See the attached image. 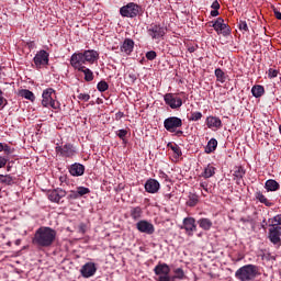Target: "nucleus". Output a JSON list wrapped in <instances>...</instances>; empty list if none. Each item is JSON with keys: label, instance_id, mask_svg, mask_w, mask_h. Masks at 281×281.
<instances>
[{"label": "nucleus", "instance_id": "nucleus-1", "mask_svg": "<svg viewBox=\"0 0 281 281\" xmlns=\"http://www.w3.org/2000/svg\"><path fill=\"white\" fill-rule=\"evenodd\" d=\"M98 58H100V54L94 49L74 53L70 57V66L76 71H80L86 67L85 65H93Z\"/></svg>", "mask_w": 281, "mask_h": 281}, {"label": "nucleus", "instance_id": "nucleus-2", "mask_svg": "<svg viewBox=\"0 0 281 281\" xmlns=\"http://www.w3.org/2000/svg\"><path fill=\"white\" fill-rule=\"evenodd\" d=\"M56 229L47 226L40 227L33 237V245L37 247H52L56 243Z\"/></svg>", "mask_w": 281, "mask_h": 281}, {"label": "nucleus", "instance_id": "nucleus-3", "mask_svg": "<svg viewBox=\"0 0 281 281\" xmlns=\"http://www.w3.org/2000/svg\"><path fill=\"white\" fill-rule=\"evenodd\" d=\"M260 276V269L256 265H246L235 272V278L239 281H254Z\"/></svg>", "mask_w": 281, "mask_h": 281}, {"label": "nucleus", "instance_id": "nucleus-4", "mask_svg": "<svg viewBox=\"0 0 281 281\" xmlns=\"http://www.w3.org/2000/svg\"><path fill=\"white\" fill-rule=\"evenodd\" d=\"M42 98V105H44L46 109H60V102L56 100V90L53 88L45 89L43 91Z\"/></svg>", "mask_w": 281, "mask_h": 281}, {"label": "nucleus", "instance_id": "nucleus-5", "mask_svg": "<svg viewBox=\"0 0 281 281\" xmlns=\"http://www.w3.org/2000/svg\"><path fill=\"white\" fill-rule=\"evenodd\" d=\"M139 12H142V7L135 2H130L120 9V14L127 19H135Z\"/></svg>", "mask_w": 281, "mask_h": 281}, {"label": "nucleus", "instance_id": "nucleus-6", "mask_svg": "<svg viewBox=\"0 0 281 281\" xmlns=\"http://www.w3.org/2000/svg\"><path fill=\"white\" fill-rule=\"evenodd\" d=\"M164 126L169 133H177V128L183 126V121L177 116H170L164 121Z\"/></svg>", "mask_w": 281, "mask_h": 281}, {"label": "nucleus", "instance_id": "nucleus-7", "mask_svg": "<svg viewBox=\"0 0 281 281\" xmlns=\"http://www.w3.org/2000/svg\"><path fill=\"white\" fill-rule=\"evenodd\" d=\"M165 103L170 106V109H181L183 101L181 98L175 97L172 93H167L164 97Z\"/></svg>", "mask_w": 281, "mask_h": 281}, {"label": "nucleus", "instance_id": "nucleus-8", "mask_svg": "<svg viewBox=\"0 0 281 281\" xmlns=\"http://www.w3.org/2000/svg\"><path fill=\"white\" fill-rule=\"evenodd\" d=\"M136 228L140 234H148L149 236L155 234V225L146 220H142L136 223Z\"/></svg>", "mask_w": 281, "mask_h": 281}, {"label": "nucleus", "instance_id": "nucleus-9", "mask_svg": "<svg viewBox=\"0 0 281 281\" xmlns=\"http://www.w3.org/2000/svg\"><path fill=\"white\" fill-rule=\"evenodd\" d=\"M147 34L151 38H161L166 34V30L159 24H151L147 27Z\"/></svg>", "mask_w": 281, "mask_h": 281}, {"label": "nucleus", "instance_id": "nucleus-10", "mask_svg": "<svg viewBox=\"0 0 281 281\" xmlns=\"http://www.w3.org/2000/svg\"><path fill=\"white\" fill-rule=\"evenodd\" d=\"M212 27L217 32V34H224V36L229 34V26L225 24V20H223V18H217Z\"/></svg>", "mask_w": 281, "mask_h": 281}, {"label": "nucleus", "instance_id": "nucleus-11", "mask_svg": "<svg viewBox=\"0 0 281 281\" xmlns=\"http://www.w3.org/2000/svg\"><path fill=\"white\" fill-rule=\"evenodd\" d=\"M33 60L36 67H42V65H49V53L46 50H40Z\"/></svg>", "mask_w": 281, "mask_h": 281}, {"label": "nucleus", "instance_id": "nucleus-12", "mask_svg": "<svg viewBox=\"0 0 281 281\" xmlns=\"http://www.w3.org/2000/svg\"><path fill=\"white\" fill-rule=\"evenodd\" d=\"M47 196L49 201H52L53 203H60V199H65V196H67V191L63 189H55L48 191Z\"/></svg>", "mask_w": 281, "mask_h": 281}, {"label": "nucleus", "instance_id": "nucleus-13", "mask_svg": "<svg viewBox=\"0 0 281 281\" xmlns=\"http://www.w3.org/2000/svg\"><path fill=\"white\" fill-rule=\"evenodd\" d=\"M183 229H186L188 236H194V232H196V220L194 217H186L183 220Z\"/></svg>", "mask_w": 281, "mask_h": 281}, {"label": "nucleus", "instance_id": "nucleus-14", "mask_svg": "<svg viewBox=\"0 0 281 281\" xmlns=\"http://www.w3.org/2000/svg\"><path fill=\"white\" fill-rule=\"evenodd\" d=\"M56 153L61 155V157H74L76 155V150L74 149V145L66 144L64 146H57Z\"/></svg>", "mask_w": 281, "mask_h": 281}, {"label": "nucleus", "instance_id": "nucleus-15", "mask_svg": "<svg viewBox=\"0 0 281 281\" xmlns=\"http://www.w3.org/2000/svg\"><path fill=\"white\" fill-rule=\"evenodd\" d=\"M95 271H98V268H95V263L87 262L82 266L80 273L82 278H92V276H95Z\"/></svg>", "mask_w": 281, "mask_h": 281}, {"label": "nucleus", "instance_id": "nucleus-16", "mask_svg": "<svg viewBox=\"0 0 281 281\" xmlns=\"http://www.w3.org/2000/svg\"><path fill=\"white\" fill-rule=\"evenodd\" d=\"M159 188H161V186L159 184V181L155 179H149L145 183V190L149 194H157V192H159Z\"/></svg>", "mask_w": 281, "mask_h": 281}, {"label": "nucleus", "instance_id": "nucleus-17", "mask_svg": "<svg viewBox=\"0 0 281 281\" xmlns=\"http://www.w3.org/2000/svg\"><path fill=\"white\" fill-rule=\"evenodd\" d=\"M134 47L135 42L131 38H125L120 49L122 54H125V56H131V54H133Z\"/></svg>", "mask_w": 281, "mask_h": 281}, {"label": "nucleus", "instance_id": "nucleus-18", "mask_svg": "<svg viewBox=\"0 0 281 281\" xmlns=\"http://www.w3.org/2000/svg\"><path fill=\"white\" fill-rule=\"evenodd\" d=\"M69 172L72 177H82L85 175V167L81 164H74L70 166Z\"/></svg>", "mask_w": 281, "mask_h": 281}, {"label": "nucleus", "instance_id": "nucleus-19", "mask_svg": "<svg viewBox=\"0 0 281 281\" xmlns=\"http://www.w3.org/2000/svg\"><path fill=\"white\" fill-rule=\"evenodd\" d=\"M206 126L209 128H221V126H223V122L216 116H207Z\"/></svg>", "mask_w": 281, "mask_h": 281}, {"label": "nucleus", "instance_id": "nucleus-20", "mask_svg": "<svg viewBox=\"0 0 281 281\" xmlns=\"http://www.w3.org/2000/svg\"><path fill=\"white\" fill-rule=\"evenodd\" d=\"M198 225L199 227H201V229H203L204 232H210L212 229V220L207 218V217H202L198 221Z\"/></svg>", "mask_w": 281, "mask_h": 281}, {"label": "nucleus", "instance_id": "nucleus-21", "mask_svg": "<svg viewBox=\"0 0 281 281\" xmlns=\"http://www.w3.org/2000/svg\"><path fill=\"white\" fill-rule=\"evenodd\" d=\"M280 233H277L273 228L269 229V240L272 243V245H281V238H280Z\"/></svg>", "mask_w": 281, "mask_h": 281}, {"label": "nucleus", "instance_id": "nucleus-22", "mask_svg": "<svg viewBox=\"0 0 281 281\" xmlns=\"http://www.w3.org/2000/svg\"><path fill=\"white\" fill-rule=\"evenodd\" d=\"M266 190H268V192H276L280 190V183L276 180H268L266 182Z\"/></svg>", "mask_w": 281, "mask_h": 281}, {"label": "nucleus", "instance_id": "nucleus-23", "mask_svg": "<svg viewBox=\"0 0 281 281\" xmlns=\"http://www.w3.org/2000/svg\"><path fill=\"white\" fill-rule=\"evenodd\" d=\"M216 146H218V140L216 138H211L205 147V153L210 155V153H214L216 150Z\"/></svg>", "mask_w": 281, "mask_h": 281}, {"label": "nucleus", "instance_id": "nucleus-24", "mask_svg": "<svg viewBox=\"0 0 281 281\" xmlns=\"http://www.w3.org/2000/svg\"><path fill=\"white\" fill-rule=\"evenodd\" d=\"M130 214L134 221H139L143 214L142 207L140 206L132 207L130 211Z\"/></svg>", "mask_w": 281, "mask_h": 281}, {"label": "nucleus", "instance_id": "nucleus-25", "mask_svg": "<svg viewBox=\"0 0 281 281\" xmlns=\"http://www.w3.org/2000/svg\"><path fill=\"white\" fill-rule=\"evenodd\" d=\"M251 93H252L254 98H262V95H265V87L254 86L251 88Z\"/></svg>", "mask_w": 281, "mask_h": 281}, {"label": "nucleus", "instance_id": "nucleus-26", "mask_svg": "<svg viewBox=\"0 0 281 281\" xmlns=\"http://www.w3.org/2000/svg\"><path fill=\"white\" fill-rule=\"evenodd\" d=\"M78 71H81V74L85 75L86 82H91L93 80V71H91V69L83 67L81 70Z\"/></svg>", "mask_w": 281, "mask_h": 281}, {"label": "nucleus", "instance_id": "nucleus-27", "mask_svg": "<svg viewBox=\"0 0 281 281\" xmlns=\"http://www.w3.org/2000/svg\"><path fill=\"white\" fill-rule=\"evenodd\" d=\"M20 95H21V98H25V100H30L31 102H34V100H36L34 92H32L30 90H21Z\"/></svg>", "mask_w": 281, "mask_h": 281}, {"label": "nucleus", "instance_id": "nucleus-28", "mask_svg": "<svg viewBox=\"0 0 281 281\" xmlns=\"http://www.w3.org/2000/svg\"><path fill=\"white\" fill-rule=\"evenodd\" d=\"M215 170H216V168H214L213 166L209 165V166L204 169V171H203V173H202V177H204V179H210V177H214Z\"/></svg>", "mask_w": 281, "mask_h": 281}, {"label": "nucleus", "instance_id": "nucleus-29", "mask_svg": "<svg viewBox=\"0 0 281 281\" xmlns=\"http://www.w3.org/2000/svg\"><path fill=\"white\" fill-rule=\"evenodd\" d=\"M256 199H258V201L260 203H263V205H267V207H271V205H273V203H271L267 196H265V194H262L261 192H257L256 193Z\"/></svg>", "mask_w": 281, "mask_h": 281}, {"label": "nucleus", "instance_id": "nucleus-30", "mask_svg": "<svg viewBox=\"0 0 281 281\" xmlns=\"http://www.w3.org/2000/svg\"><path fill=\"white\" fill-rule=\"evenodd\" d=\"M175 276L173 277H170V280L171 281H175V280H183L186 278V272H183V269L181 268H178L173 271Z\"/></svg>", "mask_w": 281, "mask_h": 281}, {"label": "nucleus", "instance_id": "nucleus-31", "mask_svg": "<svg viewBox=\"0 0 281 281\" xmlns=\"http://www.w3.org/2000/svg\"><path fill=\"white\" fill-rule=\"evenodd\" d=\"M0 183H4V186H12V183H14V178L10 175H0Z\"/></svg>", "mask_w": 281, "mask_h": 281}, {"label": "nucleus", "instance_id": "nucleus-32", "mask_svg": "<svg viewBox=\"0 0 281 281\" xmlns=\"http://www.w3.org/2000/svg\"><path fill=\"white\" fill-rule=\"evenodd\" d=\"M167 146L172 150V153H175L177 157H181L182 153L181 147H179V145H177L176 143H169Z\"/></svg>", "mask_w": 281, "mask_h": 281}, {"label": "nucleus", "instance_id": "nucleus-33", "mask_svg": "<svg viewBox=\"0 0 281 281\" xmlns=\"http://www.w3.org/2000/svg\"><path fill=\"white\" fill-rule=\"evenodd\" d=\"M215 77L217 79V82H225L226 77H225V71H223V69L221 68H216L215 69Z\"/></svg>", "mask_w": 281, "mask_h": 281}, {"label": "nucleus", "instance_id": "nucleus-34", "mask_svg": "<svg viewBox=\"0 0 281 281\" xmlns=\"http://www.w3.org/2000/svg\"><path fill=\"white\" fill-rule=\"evenodd\" d=\"M233 176L235 179H243L245 177V169L243 167H235Z\"/></svg>", "mask_w": 281, "mask_h": 281}, {"label": "nucleus", "instance_id": "nucleus-35", "mask_svg": "<svg viewBox=\"0 0 281 281\" xmlns=\"http://www.w3.org/2000/svg\"><path fill=\"white\" fill-rule=\"evenodd\" d=\"M201 117H203V114L201 112H191L189 120L191 122H199V120H201Z\"/></svg>", "mask_w": 281, "mask_h": 281}, {"label": "nucleus", "instance_id": "nucleus-36", "mask_svg": "<svg viewBox=\"0 0 281 281\" xmlns=\"http://www.w3.org/2000/svg\"><path fill=\"white\" fill-rule=\"evenodd\" d=\"M89 192H91V190H89V188L87 187H78L77 188V194L78 196H85V194H89Z\"/></svg>", "mask_w": 281, "mask_h": 281}, {"label": "nucleus", "instance_id": "nucleus-37", "mask_svg": "<svg viewBox=\"0 0 281 281\" xmlns=\"http://www.w3.org/2000/svg\"><path fill=\"white\" fill-rule=\"evenodd\" d=\"M97 88H98V91L102 93L109 89V83H106V81H100Z\"/></svg>", "mask_w": 281, "mask_h": 281}, {"label": "nucleus", "instance_id": "nucleus-38", "mask_svg": "<svg viewBox=\"0 0 281 281\" xmlns=\"http://www.w3.org/2000/svg\"><path fill=\"white\" fill-rule=\"evenodd\" d=\"M77 98L82 102H89V100H91V95H89V93H79Z\"/></svg>", "mask_w": 281, "mask_h": 281}, {"label": "nucleus", "instance_id": "nucleus-39", "mask_svg": "<svg viewBox=\"0 0 281 281\" xmlns=\"http://www.w3.org/2000/svg\"><path fill=\"white\" fill-rule=\"evenodd\" d=\"M261 259L269 262L271 260H276V256L271 255V252H266L261 256Z\"/></svg>", "mask_w": 281, "mask_h": 281}, {"label": "nucleus", "instance_id": "nucleus-40", "mask_svg": "<svg viewBox=\"0 0 281 281\" xmlns=\"http://www.w3.org/2000/svg\"><path fill=\"white\" fill-rule=\"evenodd\" d=\"M76 199H80V196L78 195V191H70V193L67 195V200L74 201Z\"/></svg>", "mask_w": 281, "mask_h": 281}, {"label": "nucleus", "instance_id": "nucleus-41", "mask_svg": "<svg viewBox=\"0 0 281 281\" xmlns=\"http://www.w3.org/2000/svg\"><path fill=\"white\" fill-rule=\"evenodd\" d=\"M147 60H155L157 58V53L155 50H149L146 53Z\"/></svg>", "mask_w": 281, "mask_h": 281}, {"label": "nucleus", "instance_id": "nucleus-42", "mask_svg": "<svg viewBox=\"0 0 281 281\" xmlns=\"http://www.w3.org/2000/svg\"><path fill=\"white\" fill-rule=\"evenodd\" d=\"M268 78H278V70L273 69V68H270L268 70Z\"/></svg>", "mask_w": 281, "mask_h": 281}, {"label": "nucleus", "instance_id": "nucleus-43", "mask_svg": "<svg viewBox=\"0 0 281 281\" xmlns=\"http://www.w3.org/2000/svg\"><path fill=\"white\" fill-rule=\"evenodd\" d=\"M126 135H128V131H126V130H120L117 132V137H120V139H124V137H126Z\"/></svg>", "mask_w": 281, "mask_h": 281}, {"label": "nucleus", "instance_id": "nucleus-44", "mask_svg": "<svg viewBox=\"0 0 281 281\" xmlns=\"http://www.w3.org/2000/svg\"><path fill=\"white\" fill-rule=\"evenodd\" d=\"M239 30H244V32H247L249 30V27L247 26V22L240 21Z\"/></svg>", "mask_w": 281, "mask_h": 281}, {"label": "nucleus", "instance_id": "nucleus-45", "mask_svg": "<svg viewBox=\"0 0 281 281\" xmlns=\"http://www.w3.org/2000/svg\"><path fill=\"white\" fill-rule=\"evenodd\" d=\"M198 201L199 200L196 198H192V199L189 200L188 205L190 207H194V205H196Z\"/></svg>", "mask_w": 281, "mask_h": 281}, {"label": "nucleus", "instance_id": "nucleus-46", "mask_svg": "<svg viewBox=\"0 0 281 281\" xmlns=\"http://www.w3.org/2000/svg\"><path fill=\"white\" fill-rule=\"evenodd\" d=\"M271 229H273L274 232H277L281 236V225L272 224Z\"/></svg>", "mask_w": 281, "mask_h": 281}, {"label": "nucleus", "instance_id": "nucleus-47", "mask_svg": "<svg viewBox=\"0 0 281 281\" xmlns=\"http://www.w3.org/2000/svg\"><path fill=\"white\" fill-rule=\"evenodd\" d=\"M211 8H212L213 10H221V3H218V0H215V1L212 3Z\"/></svg>", "mask_w": 281, "mask_h": 281}, {"label": "nucleus", "instance_id": "nucleus-48", "mask_svg": "<svg viewBox=\"0 0 281 281\" xmlns=\"http://www.w3.org/2000/svg\"><path fill=\"white\" fill-rule=\"evenodd\" d=\"M7 105H8V100L3 97H0V106H2V109H3Z\"/></svg>", "mask_w": 281, "mask_h": 281}, {"label": "nucleus", "instance_id": "nucleus-49", "mask_svg": "<svg viewBox=\"0 0 281 281\" xmlns=\"http://www.w3.org/2000/svg\"><path fill=\"white\" fill-rule=\"evenodd\" d=\"M3 153H7V155H10V153H12V149L10 148V146L3 144V149H2Z\"/></svg>", "mask_w": 281, "mask_h": 281}, {"label": "nucleus", "instance_id": "nucleus-50", "mask_svg": "<svg viewBox=\"0 0 281 281\" xmlns=\"http://www.w3.org/2000/svg\"><path fill=\"white\" fill-rule=\"evenodd\" d=\"M5 164H8V159L0 156V168H3L5 166Z\"/></svg>", "mask_w": 281, "mask_h": 281}, {"label": "nucleus", "instance_id": "nucleus-51", "mask_svg": "<svg viewBox=\"0 0 281 281\" xmlns=\"http://www.w3.org/2000/svg\"><path fill=\"white\" fill-rule=\"evenodd\" d=\"M273 12H274L276 19H278V21H281V12L278 11V9H273Z\"/></svg>", "mask_w": 281, "mask_h": 281}, {"label": "nucleus", "instance_id": "nucleus-52", "mask_svg": "<svg viewBox=\"0 0 281 281\" xmlns=\"http://www.w3.org/2000/svg\"><path fill=\"white\" fill-rule=\"evenodd\" d=\"M273 221H274V225H281V215L274 216Z\"/></svg>", "mask_w": 281, "mask_h": 281}, {"label": "nucleus", "instance_id": "nucleus-53", "mask_svg": "<svg viewBox=\"0 0 281 281\" xmlns=\"http://www.w3.org/2000/svg\"><path fill=\"white\" fill-rule=\"evenodd\" d=\"M115 117H116V120H122V117H124V112H117L115 114Z\"/></svg>", "mask_w": 281, "mask_h": 281}, {"label": "nucleus", "instance_id": "nucleus-54", "mask_svg": "<svg viewBox=\"0 0 281 281\" xmlns=\"http://www.w3.org/2000/svg\"><path fill=\"white\" fill-rule=\"evenodd\" d=\"M211 16H218V9L211 11Z\"/></svg>", "mask_w": 281, "mask_h": 281}, {"label": "nucleus", "instance_id": "nucleus-55", "mask_svg": "<svg viewBox=\"0 0 281 281\" xmlns=\"http://www.w3.org/2000/svg\"><path fill=\"white\" fill-rule=\"evenodd\" d=\"M200 186H201V188H203V190L207 191V183L206 182H202Z\"/></svg>", "mask_w": 281, "mask_h": 281}, {"label": "nucleus", "instance_id": "nucleus-56", "mask_svg": "<svg viewBox=\"0 0 281 281\" xmlns=\"http://www.w3.org/2000/svg\"><path fill=\"white\" fill-rule=\"evenodd\" d=\"M176 135H177L178 137H181V135H183V131H177V132H176Z\"/></svg>", "mask_w": 281, "mask_h": 281}, {"label": "nucleus", "instance_id": "nucleus-57", "mask_svg": "<svg viewBox=\"0 0 281 281\" xmlns=\"http://www.w3.org/2000/svg\"><path fill=\"white\" fill-rule=\"evenodd\" d=\"M0 153H3V143H0Z\"/></svg>", "mask_w": 281, "mask_h": 281}, {"label": "nucleus", "instance_id": "nucleus-58", "mask_svg": "<svg viewBox=\"0 0 281 281\" xmlns=\"http://www.w3.org/2000/svg\"><path fill=\"white\" fill-rule=\"evenodd\" d=\"M189 52L192 54L194 52V47H190Z\"/></svg>", "mask_w": 281, "mask_h": 281}, {"label": "nucleus", "instance_id": "nucleus-59", "mask_svg": "<svg viewBox=\"0 0 281 281\" xmlns=\"http://www.w3.org/2000/svg\"><path fill=\"white\" fill-rule=\"evenodd\" d=\"M0 98H3V91L0 89Z\"/></svg>", "mask_w": 281, "mask_h": 281}, {"label": "nucleus", "instance_id": "nucleus-60", "mask_svg": "<svg viewBox=\"0 0 281 281\" xmlns=\"http://www.w3.org/2000/svg\"><path fill=\"white\" fill-rule=\"evenodd\" d=\"M2 71H3V67L0 66V76H1Z\"/></svg>", "mask_w": 281, "mask_h": 281}, {"label": "nucleus", "instance_id": "nucleus-61", "mask_svg": "<svg viewBox=\"0 0 281 281\" xmlns=\"http://www.w3.org/2000/svg\"><path fill=\"white\" fill-rule=\"evenodd\" d=\"M241 221H243V223H245L247 220H246V218H244V217H241Z\"/></svg>", "mask_w": 281, "mask_h": 281}, {"label": "nucleus", "instance_id": "nucleus-62", "mask_svg": "<svg viewBox=\"0 0 281 281\" xmlns=\"http://www.w3.org/2000/svg\"><path fill=\"white\" fill-rule=\"evenodd\" d=\"M168 199H170V195H167Z\"/></svg>", "mask_w": 281, "mask_h": 281}]
</instances>
